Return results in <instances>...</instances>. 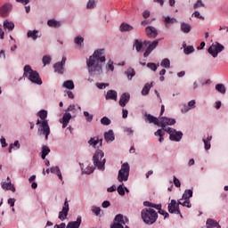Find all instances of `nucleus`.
<instances>
[{
    "mask_svg": "<svg viewBox=\"0 0 228 228\" xmlns=\"http://www.w3.org/2000/svg\"><path fill=\"white\" fill-rule=\"evenodd\" d=\"M62 88H66V90H74L75 85L72 80H66L62 84Z\"/></svg>",
    "mask_w": 228,
    "mask_h": 228,
    "instance_id": "nucleus-28",
    "label": "nucleus"
},
{
    "mask_svg": "<svg viewBox=\"0 0 228 228\" xmlns=\"http://www.w3.org/2000/svg\"><path fill=\"white\" fill-rule=\"evenodd\" d=\"M173 181H174V184H175V186H176V188H181V181L177 177L174 176Z\"/></svg>",
    "mask_w": 228,
    "mask_h": 228,
    "instance_id": "nucleus-59",
    "label": "nucleus"
},
{
    "mask_svg": "<svg viewBox=\"0 0 228 228\" xmlns=\"http://www.w3.org/2000/svg\"><path fill=\"white\" fill-rule=\"evenodd\" d=\"M159 44V40H155L153 41L151 44H150V45L148 46V48L152 51L153 49L157 48L158 45Z\"/></svg>",
    "mask_w": 228,
    "mask_h": 228,
    "instance_id": "nucleus-53",
    "label": "nucleus"
},
{
    "mask_svg": "<svg viewBox=\"0 0 228 228\" xmlns=\"http://www.w3.org/2000/svg\"><path fill=\"white\" fill-rule=\"evenodd\" d=\"M168 211L169 213H176V215H180L181 218H183V215H181V210H179V204L175 200H172L168 204Z\"/></svg>",
    "mask_w": 228,
    "mask_h": 228,
    "instance_id": "nucleus-12",
    "label": "nucleus"
},
{
    "mask_svg": "<svg viewBox=\"0 0 228 228\" xmlns=\"http://www.w3.org/2000/svg\"><path fill=\"white\" fill-rule=\"evenodd\" d=\"M69 211H70V207L69 205V200L66 199L62 206L61 211L59 212V220H61V222L67 220V216H69Z\"/></svg>",
    "mask_w": 228,
    "mask_h": 228,
    "instance_id": "nucleus-10",
    "label": "nucleus"
},
{
    "mask_svg": "<svg viewBox=\"0 0 228 228\" xmlns=\"http://www.w3.org/2000/svg\"><path fill=\"white\" fill-rule=\"evenodd\" d=\"M133 29H134L133 26H131L126 22L121 23V25L119 27V30L121 31V33H126L127 31H133Z\"/></svg>",
    "mask_w": 228,
    "mask_h": 228,
    "instance_id": "nucleus-25",
    "label": "nucleus"
},
{
    "mask_svg": "<svg viewBox=\"0 0 228 228\" xmlns=\"http://www.w3.org/2000/svg\"><path fill=\"white\" fill-rule=\"evenodd\" d=\"M118 94L115 90H109L105 95L106 101H117Z\"/></svg>",
    "mask_w": 228,
    "mask_h": 228,
    "instance_id": "nucleus-19",
    "label": "nucleus"
},
{
    "mask_svg": "<svg viewBox=\"0 0 228 228\" xmlns=\"http://www.w3.org/2000/svg\"><path fill=\"white\" fill-rule=\"evenodd\" d=\"M167 133H168L171 142H181L183 139V132L177 131L172 127H168Z\"/></svg>",
    "mask_w": 228,
    "mask_h": 228,
    "instance_id": "nucleus-9",
    "label": "nucleus"
},
{
    "mask_svg": "<svg viewBox=\"0 0 228 228\" xmlns=\"http://www.w3.org/2000/svg\"><path fill=\"white\" fill-rule=\"evenodd\" d=\"M117 191L118 195H121V197H124V195H126V186H124V183L119 184V186L117 188Z\"/></svg>",
    "mask_w": 228,
    "mask_h": 228,
    "instance_id": "nucleus-43",
    "label": "nucleus"
},
{
    "mask_svg": "<svg viewBox=\"0 0 228 228\" xmlns=\"http://www.w3.org/2000/svg\"><path fill=\"white\" fill-rule=\"evenodd\" d=\"M194 51L195 48L191 45H187L183 48L184 54H191V53H194Z\"/></svg>",
    "mask_w": 228,
    "mask_h": 228,
    "instance_id": "nucleus-49",
    "label": "nucleus"
},
{
    "mask_svg": "<svg viewBox=\"0 0 228 228\" xmlns=\"http://www.w3.org/2000/svg\"><path fill=\"white\" fill-rule=\"evenodd\" d=\"M74 42L78 47H83V42H85V38H83L81 36H77L74 38Z\"/></svg>",
    "mask_w": 228,
    "mask_h": 228,
    "instance_id": "nucleus-39",
    "label": "nucleus"
},
{
    "mask_svg": "<svg viewBox=\"0 0 228 228\" xmlns=\"http://www.w3.org/2000/svg\"><path fill=\"white\" fill-rule=\"evenodd\" d=\"M0 143H1L2 147H8V143H6V139L3 136L0 139Z\"/></svg>",
    "mask_w": 228,
    "mask_h": 228,
    "instance_id": "nucleus-62",
    "label": "nucleus"
},
{
    "mask_svg": "<svg viewBox=\"0 0 228 228\" xmlns=\"http://www.w3.org/2000/svg\"><path fill=\"white\" fill-rule=\"evenodd\" d=\"M212 136L208 135L207 140L203 139V142H204V146H205V150L206 151H209L211 149V140H212Z\"/></svg>",
    "mask_w": 228,
    "mask_h": 228,
    "instance_id": "nucleus-35",
    "label": "nucleus"
},
{
    "mask_svg": "<svg viewBox=\"0 0 228 228\" xmlns=\"http://www.w3.org/2000/svg\"><path fill=\"white\" fill-rule=\"evenodd\" d=\"M96 86H97V88H99V90H104V88L110 86V84H108V83H96Z\"/></svg>",
    "mask_w": 228,
    "mask_h": 228,
    "instance_id": "nucleus-54",
    "label": "nucleus"
},
{
    "mask_svg": "<svg viewBox=\"0 0 228 228\" xmlns=\"http://www.w3.org/2000/svg\"><path fill=\"white\" fill-rule=\"evenodd\" d=\"M152 87V84H145L142 90V95H148L149 92H151V88Z\"/></svg>",
    "mask_w": 228,
    "mask_h": 228,
    "instance_id": "nucleus-44",
    "label": "nucleus"
},
{
    "mask_svg": "<svg viewBox=\"0 0 228 228\" xmlns=\"http://www.w3.org/2000/svg\"><path fill=\"white\" fill-rule=\"evenodd\" d=\"M101 124L102 126H110V124H111V119H110L108 117H103L101 119Z\"/></svg>",
    "mask_w": 228,
    "mask_h": 228,
    "instance_id": "nucleus-51",
    "label": "nucleus"
},
{
    "mask_svg": "<svg viewBox=\"0 0 228 228\" xmlns=\"http://www.w3.org/2000/svg\"><path fill=\"white\" fill-rule=\"evenodd\" d=\"M204 6H205V4H204V3L202 2V0H198V1L195 3L193 8H194V10H197V9H199V8H204Z\"/></svg>",
    "mask_w": 228,
    "mask_h": 228,
    "instance_id": "nucleus-52",
    "label": "nucleus"
},
{
    "mask_svg": "<svg viewBox=\"0 0 228 228\" xmlns=\"http://www.w3.org/2000/svg\"><path fill=\"white\" fill-rule=\"evenodd\" d=\"M178 204L183 206L184 208H191V203L190 202V200H184L183 198L179 200Z\"/></svg>",
    "mask_w": 228,
    "mask_h": 228,
    "instance_id": "nucleus-38",
    "label": "nucleus"
},
{
    "mask_svg": "<svg viewBox=\"0 0 228 228\" xmlns=\"http://www.w3.org/2000/svg\"><path fill=\"white\" fill-rule=\"evenodd\" d=\"M81 169H82V174H92L95 168L93 167H87L86 169L83 167V164H80Z\"/></svg>",
    "mask_w": 228,
    "mask_h": 228,
    "instance_id": "nucleus-45",
    "label": "nucleus"
},
{
    "mask_svg": "<svg viewBox=\"0 0 228 228\" xmlns=\"http://www.w3.org/2000/svg\"><path fill=\"white\" fill-rule=\"evenodd\" d=\"M66 61L67 58L63 57L61 62L55 63L53 66L55 72H58V74H63V65H65Z\"/></svg>",
    "mask_w": 228,
    "mask_h": 228,
    "instance_id": "nucleus-16",
    "label": "nucleus"
},
{
    "mask_svg": "<svg viewBox=\"0 0 228 228\" xmlns=\"http://www.w3.org/2000/svg\"><path fill=\"white\" fill-rule=\"evenodd\" d=\"M147 67L148 69H151V70H153V72H156L158 70V67H159V63L156 64L154 62H149Z\"/></svg>",
    "mask_w": 228,
    "mask_h": 228,
    "instance_id": "nucleus-50",
    "label": "nucleus"
},
{
    "mask_svg": "<svg viewBox=\"0 0 228 228\" xmlns=\"http://www.w3.org/2000/svg\"><path fill=\"white\" fill-rule=\"evenodd\" d=\"M225 49V46L224 45L214 42L208 48V53H210L214 58H218V54L222 53Z\"/></svg>",
    "mask_w": 228,
    "mask_h": 228,
    "instance_id": "nucleus-8",
    "label": "nucleus"
},
{
    "mask_svg": "<svg viewBox=\"0 0 228 228\" xmlns=\"http://www.w3.org/2000/svg\"><path fill=\"white\" fill-rule=\"evenodd\" d=\"M192 17H196V19H201V20H204V16L200 15V12L199 11H195L192 13Z\"/></svg>",
    "mask_w": 228,
    "mask_h": 228,
    "instance_id": "nucleus-58",
    "label": "nucleus"
},
{
    "mask_svg": "<svg viewBox=\"0 0 228 228\" xmlns=\"http://www.w3.org/2000/svg\"><path fill=\"white\" fill-rule=\"evenodd\" d=\"M19 149H20V143L19 141H15L13 143L9 145L8 152L9 154H12V151H19Z\"/></svg>",
    "mask_w": 228,
    "mask_h": 228,
    "instance_id": "nucleus-30",
    "label": "nucleus"
},
{
    "mask_svg": "<svg viewBox=\"0 0 228 228\" xmlns=\"http://www.w3.org/2000/svg\"><path fill=\"white\" fill-rule=\"evenodd\" d=\"M92 211H93V213H94V215L96 216H99V215H101V208L99 207L93 206L92 207Z\"/></svg>",
    "mask_w": 228,
    "mask_h": 228,
    "instance_id": "nucleus-56",
    "label": "nucleus"
},
{
    "mask_svg": "<svg viewBox=\"0 0 228 228\" xmlns=\"http://www.w3.org/2000/svg\"><path fill=\"white\" fill-rule=\"evenodd\" d=\"M191 197H193V191L189 189V190H185V191L183 194L182 199L190 200V199H191Z\"/></svg>",
    "mask_w": 228,
    "mask_h": 228,
    "instance_id": "nucleus-37",
    "label": "nucleus"
},
{
    "mask_svg": "<svg viewBox=\"0 0 228 228\" xmlns=\"http://www.w3.org/2000/svg\"><path fill=\"white\" fill-rule=\"evenodd\" d=\"M47 25L49 28H60L61 26V21L56 20H48Z\"/></svg>",
    "mask_w": 228,
    "mask_h": 228,
    "instance_id": "nucleus-32",
    "label": "nucleus"
},
{
    "mask_svg": "<svg viewBox=\"0 0 228 228\" xmlns=\"http://www.w3.org/2000/svg\"><path fill=\"white\" fill-rule=\"evenodd\" d=\"M50 172L52 174H55L57 177H59L60 181H63V176L61 175V171L60 170V167L58 166L52 167L50 168Z\"/></svg>",
    "mask_w": 228,
    "mask_h": 228,
    "instance_id": "nucleus-24",
    "label": "nucleus"
},
{
    "mask_svg": "<svg viewBox=\"0 0 228 228\" xmlns=\"http://www.w3.org/2000/svg\"><path fill=\"white\" fill-rule=\"evenodd\" d=\"M12 11V4H6L0 8V15L1 17H8L10 15V12Z\"/></svg>",
    "mask_w": 228,
    "mask_h": 228,
    "instance_id": "nucleus-18",
    "label": "nucleus"
},
{
    "mask_svg": "<svg viewBox=\"0 0 228 228\" xmlns=\"http://www.w3.org/2000/svg\"><path fill=\"white\" fill-rule=\"evenodd\" d=\"M124 133H126V134H133L134 131L133 128H129V127H125L124 128Z\"/></svg>",
    "mask_w": 228,
    "mask_h": 228,
    "instance_id": "nucleus-63",
    "label": "nucleus"
},
{
    "mask_svg": "<svg viewBox=\"0 0 228 228\" xmlns=\"http://www.w3.org/2000/svg\"><path fill=\"white\" fill-rule=\"evenodd\" d=\"M145 120H146V122H149V124H154L155 126H158L159 127L160 126L159 119L151 114L146 115Z\"/></svg>",
    "mask_w": 228,
    "mask_h": 228,
    "instance_id": "nucleus-21",
    "label": "nucleus"
},
{
    "mask_svg": "<svg viewBox=\"0 0 228 228\" xmlns=\"http://www.w3.org/2000/svg\"><path fill=\"white\" fill-rule=\"evenodd\" d=\"M81 225V216H77L76 221L68 223L66 228H79Z\"/></svg>",
    "mask_w": 228,
    "mask_h": 228,
    "instance_id": "nucleus-22",
    "label": "nucleus"
},
{
    "mask_svg": "<svg viewBox=\"0 0 228 228\" xmlns=\"http://www.w3.org/2000/svg\"><path fill=\"white\" fill-rule=\"evenodd\" d=\"M89 145H91L92 147H97V145H99V147L102 146V139H99V137H92L89 141H88Z\"/></svg>",
    "mask_w": 228,
    "mask_h": 228,
    "instance_id": "nucleus-20",
    "label": "nucleus"
},
{
    "mask_svg": "<svg viewBox=\"0 0 228 228\" xmlns=\"http://www.w3.org/2000/svg\"><path fill=\"white\" fill-rule=\"evenodd\" d=\"M196 104L197 102L195 100H191L187 105H183V108L181 110L182 113H188V111H191V110H194Z\"/></svg>",
    "mask_w": 228,
    "mask_h": 228,
    "instance_id": "nucleus-17",
    "label": "nucleus"
},
{
    "mask_svg": "<svg viewBox=\"0 0 228 228\" xmlns=\"http://www.w3.org/2000/svg\"><path fill=\"white\" fill-rule=\"evenodd\" d=\"M216 90L219 92V94H225L227 92V89H225V86L224 84H217L216 85Z\"/></svg>",
    "mask_w": 228,
    "mask_h": 228,
    "instance_id": "nucleus-41",
    "label": "nucleus"
},
{
    "mask_svg": "<svg viewBox=\"0 0 228 228\" xmlns=\"http://www.w3.org/2000/svg\"><path fill=\"white\" fill-rule=\"evenodd\" d=\"M84 116L86 118V122H92L94 120V115H90L88 111H84Z\"/></svg>",
    "mask_w": 228,
    "mask_h": 228,
    "instance_id": "nucleus-55",
    "label": "nucleus"
},
{
    "mask_svg": "<svg viewBox=\"0 0 228 228\" xmlns=\"http://www.w3.org/2000/svg\"><path fill=\"white\" fill-rule=\"evenodd\" d=\"M134 49H135L137 53H140V51L143 49V43L138 39H135L134 42Z\"/></svg>",
    "mask_w": 228,
    "mask_h": 228,
    "instance_id": "nucleus-34",
    "label": "nucleus"
},
{
    "mask_svg": "<svg viewBox=\"0 0 228 228\" xmlns=\"http://www.w3.org/2000/svg\"><path fill=\"white\" fill-rule=\"evenodd\" d=\"M67 111H71V113H77L76 105H69L67 109Z\"/></svg>",
    "mask_w": 228,
    "mask_h": 228,
    "instance_id": "nucleus-60",
    "label": "nucleus"
},
{
    "mask_svg": "<svg viewBox=\"0 0 228 228\" xmlns=\"http://www.w3.org/2000/svg\"><path fill=\"white\" fill-rule=\"evenodd\" d=\"M145 31L147 37H149L150 38H156V37H158L159 34L158 28L152 26L146 27Z\"/></svg>",
    "mask_w": 228,
    "mask_h": 228,
    "instance_id": "nucleus-14",
    "label": "nucleus"
},
{
    "mask_svg": "<svg viewBox=\"0 0 228 228\" xmlns=\"http://www.w3.org/2000/svg\"><path fill=\"white\" fill-rule=\"evenodd\" d=\"M72 118V115L69 112H66L63 114L62 118L59 119L60 124H62V129H65L69 126Z\"/></svg>",
    "mask_w": 228,
    "mask_h": 228,
    "instance_id": "nucleus-13",
    "label": "nucleus"
},
{
    "mask_svg": "<svg viewBox=\"0 0 228 228\" xmlns=\"http://www.w3.org/2000/svg\"><path fill=\"white\" fill-rule=\"evenodd\" d=\"M8 204L11 206V208H13V206H15V199L10 198L8 200Z\"/></svg>",
    "mask_w": 228,
    "mask_h": 228,
    "instance_id": "nucleus-64",
    "label": "nucleus"
},
{
    "mask_svg": "<svg viewBox=\"0 0 228 228\" xmlns=\"http://www.w3.org/2000/svg\"><path fill=\"white\" fill-rule=\"evenodd\" d=\"M104 139L107 142V143L113 142L115 140V134L113 133V130H109L108 132H105Z\"/></svg>",
    "mask_w": 228,
    "mask_h": 228,
    "instance_id": "nucleus-23",
    "label": "nucleus"
},
{
    "mask_svg": "<svg viewBox=\"0 0 228 228\" xmlns=\"http://www.w3.org/2000/svg\"><path fill=\"white\" fill-rule=\"evenodd\" d=\"M23 77H27L28 81L35 85H42V78H40V75L36 70H33L29 65H26L24 67Z\"/></svg>",
    "mask_w": 228,
    "mask_h": 228,
    "instance_id": "nucleus-5",
    "label": "nucleus"
},
{
    "mask_svg": "<svg viewBox=\"0 0 228 228\" xmlns=\"http://www.w3.org/2000/svg\"><path fill=\"white\" fill-rule=\"evenodd\" d=\"M206 225L207 228H220V224L214 219H208Z\"/></svg>",
    "mask_w": 228,
    "mask_h": 228,
    "instance_id": "nucleus-26",
    "label": "nucleus"
},
{
    "mask_svg": "<svg viewBox=\"0 0 228 228\" xmlns=\"http://www.w3.org/2000/svg\"><path fill=\"white\" fill-rule=\"evenodd\" d=\"M143 206H145L146 208H154L155 209H158L159 214L162 215V216H164V220H167V218H168V216H169V214L167 211L161 209V205H156V204H152L149 201H144Z\"/></svg>",
    "mask_w": 228,
    "mask_h": 228,
    "instance_id": "nucleus-11",
    "label": "nucleus"
},
{
    "mask_svg": "<svg viewBox=\"0 0 228 228\" xmlns=\"http://www.w3.org/2000/svg\"><path fill=\"white\" fill-rule=\"evenodd\" d=\"M160 67H163L164 69H170V60L167 58L162 60Z\"/></svg>",
    "mask_w": 228,
    "mask_h": 228,
    "instance_id": "nucleus-47",
    "label": "nucleus"
},
{
    "mask_svg": "<svg viewBox=\"0 0 228 228\" xmlns=\"http://www.w3.org/2000/svg\"><path fill=\"white\" fill-rule=\"evenodd\" d=\"M38 117L41 118L37 119V125L39 126L38 131L41 134H45V140H48L49 134H51V128H49V123L45 118H47V110H40L38 112Z\"/></svg>",
    "mask_w": 228,
    "mask_h": 228,
    "instance_id": "nucleus-2",
    "label": "nucleus"
},
{
    "mask_svg": "<svg viewBox=\"0 0 228 228\" xmlns=\"http://www.w3.org/2000/svg\"><path fill=\"white\" fill-rule=\"evenodd\" d=\"M27 37L34 41L40 37V36H38V30H28L27 32Z\"/></svg>",
    "mask_w": 228,
    "mask_h": 228,
    "instance_id": "nucleus-27",
    "label": "nucleus"
},
{
    "mask_svg": "<svg viewBox=\"0 0 228 228\" xmlns=\"http://www.w3.org/2000/svg\"><path fill=\"white\" fill-rule=\"evenodd\" d=\"M97 6V3L95 0H89L86 4V9L87 10H94Z\"/></svg>",
    "mask_w": 228,
    "mask_h": 228,
    "instance_id": "nucleus-46",
    "label": "nucleus"
},
{
    "mask_svg": "<svg viewBox=\"0 0 228 228\" xmlns=\"http://www.w3.org/2000/svg\"><path fill=\"white\" fill-rule=\"evenodd\" d=\"M129 170H131V167H129V163L126 162L121 166V168L119 169L118 174V181L119 183H124L128 181Z\"/></svg>",
    "mask_w": 228,
    "mask_h": 228,
    "instance_id": "nucleus-7",
    "label": "nucleus"
},
{
    "mask_svg": "<svg viewBox=\"0 0 228 228\" xmlns=\"http://www.w3.org/2000/svg\"><path fill=\"white\" fill-rule=\"evenodd\" d=\"M130 99L131 94H129V93H124L119 98V106H121V108H126V105L129 102Z\"/></svg>",
    "mask_w": 228,
    "mask_h": 228,
    "instance_id": "nucleus-15",
    "label": "nucleus"
},
{
    "mask_svg": "<svg viewBox=\"0 0 228 228\" xmlns=\"http://www.w3.org/2000/svg\"><path fill=\"white\" fill-rule=\"evenodd\" d=\"M43 63H44V65H49V63H51V56H49V55L44 56Z\"/></svg>",
    "mask_w": 228,
    "mask_h": 228,
    "instance_id": "nucleus-57",
    "label": "nucleus"
},
{
    "mask_svg": "<svg viewBox=\"0 0 228 228\" xmlns=\"http://www.w3.org/2000/svg\"><path fill=\"white\" fill-rule=\"evenodd\" d=\"M4 29H8L9 31H13V28H15V24L12 21H10L9 20H4Z\"/></svg>",
    "mask_w": 228,
    "mask_h": 228,
    "instance_id": "nucleus-29",
    "label": "nucleus"
},
{
    "mask_svg": "<svg viewBox=\"0 0 228 228\" xmlns=\"http://www.w3.org/2000/svg\"><path fill=\"white\" fill-rule=\"evenodd\" d=\"M177 22V19L172 18L170 16L164 17V24L166 28H168V24H175Z\"/></svg>",
    "mask_w": 228,
    "mask_h": 228,
    "instance_id": "nucleus-31",
    "label": "nucleus"
},
{
    "mask_svg": "<svg viewBox=\"0 0 228 228\" xmlns=\"http://www.w3.org/2000/svg\"><path fill=\"white\" fill-rule=\"evenodd\" d=\"M104 53V49L96 50L94 54L86 60L90 76H101V74H102V63L106 61Z\"/></svg>",
    "mask_w": 228,
    "mask_h": 228,
    "instance_id": "nucleus-1",
    "label": "nucleus"
},
{
    "mask_svg": "<svg viewBox=\"0 0 228 228\" xmlns=\"http://www.w3.org/2000/svg\"><path fill=\"white\" fill-rule=\"evenodd\" d=\"M181 29H182L183 33H190V31H191V26H190V24H188V23L182 22Z\"/></svg>",
    "mask_w": 228,
    "mask_h": 228,
    "instance_id": "nucleus-36",
    "label": "nucleus"
},
{
    "mask_svg": "<svg viewBox=\"0 0 228 228\" xmlns=\"http://www.w3.org/2000/svg\"><path fill=\"white\" fill-rule=\"evenodd\" d=\"M2 188H3V190H10L11 191L15 192V186H13V184H12V182L2 183Z\"/></svg>",
    "mask_w": 228,
    "mask_h": 228,
    "instance_id": "nucleus-33",
    "label": "nucleus"
},
{
    "mask_svg": "<svg viewBox=\"0 0 228 228\" xmlns=\"http://www.w3.org/2000/svg\"><path fill=\"white\" fill-rule=\"evenodd\" d=\"M49 152H51V149H49V147H47L46 145H44L42 147V155H41L42 159H45V156H47Z\"/></svg>",
    "mask_w": 228,
    "mask_h": 228,
    "instance_id": "nucleus-42",
    "label": "nucleus"
},
{
    "mask_svg": "<svg viewBox=\"0 0 228 228\" xmlns=\"http://www.w3.org/2000/svg\"><path fill=\"white\" fill-rule=\"evenodd\" d=\"M141 216L144 224L152 225V224H156V220H158V212L153 208H143L141 212Z\"/></svg>",
    "mask_w": 228,
    "mask_h": 228,
    "instance_id": "nucleus-4",
    "label": "nucleus"
},
{
    "mask_svg": "<svg viewBox=\"0 0 228 228\" xmlns=\"http://www.w3.org/2000/svg\"><path fill=\"white\" fill-rule=\"evenodd\" d=\"M94 167L98 170H104V165H106V159L104 158V151L97 150L93 157Z\"/></svg>",
    "mask_w": 228,
    "mask_h": 228,
    "instance_id": "nucleus-6",
    "label": "nucleus"
},
{
    "mask_svg": "<svg viewBox=\"0 0 228 228\" xmlns=\"http://www.w3.org/2000/svg\"><path fill=\"white\" fill-rule=\"evenodd\" d=\"M143 19H149L151 17V12L149 10H145L142 12Z\"/></svg>",
    "mask_w": 228,
    "mask_h": 228,
    "instance_id": "nucleus-61",
    "label": "nucleus"
},
{
    "mask_svg": "<svg viewBox=\"0 0 228 228\" xmlns=\"http://www.w3.org/2000/svg\"><path fill=\"white\" fill-rule=\"evenodd\" d=\"M107 72H113L115 70V66L113 65V61L110 60L106 65Z\"/></svg>",
    "mask_w": 228,
    "mask_h": 228,
    "instance_id": "nucleus-48",
    "label": "nucleus"
},
{
    "mask_svg": "<svg viewBox=\"0 0 228 228\" xmlns=\"http://www.w3.org/2000/svg\"><path fill=\"white\" fill-rule=\"evenodd\" d=\"M159 127H162V129H159L158 131L155 132V136H159V142L161 143L163 140H165V131H168V127L167 126H174L175 124V118H170L167 117H162L159 118Z\"/></svg>",
    "mask_w": 228,
    "mask_h": 228,
    "instance_id": "nucleus-3",
    "label": "nucleus"
},
{
    "mask_svg": "<svg viewBox=\"0 0 228 228\" xmlns=\"http://www.w3.org/2000/svg\"><path fill=\"white\" fill-rule=\"evenodd\" d=\"M126 75L127 76L128 81H131V79L136 76V72H134V69L130 68L126 71Z\"/></svg>",
    "mask_w": 228,
    "mask_h": 228,
    "instance_id": "nucleus-40",
    "label": "nucleus"
}]
</instances>
